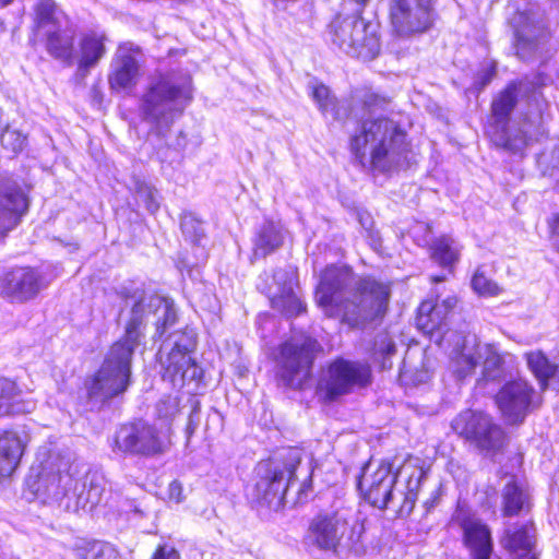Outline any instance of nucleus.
<instances>
[{
    "instance_id": "obj_1",
    "label": "nucleus",
    "mask_w": 559,
    "mask_h": 559,
    "mask_svg": "<svg viewBox=\"0 0 559 559\" xmlns=\"http://www.w3.org/2000/svg\"><path fill=\"white\" fill-rule=\"evenodd\" d=\"M130 300L132 307L123 336L110 347L99 370L86 381L91 402L105 403L128 389L132 356L143 337L148 316L156 318V334L159 337L177 321V310L168 298L136 290Z\"/></svg>"
},
{
    "instance_id": "obj_2",
    "label": "nucleus",
    "mask_w": 559,
    "mask_h": 559,
    "mask_svg": "<svg viewBox=\"0 0 559 559\" xmlns=\"http://www.w3.org/2000/svg\"><path fill=\"white\" fill-rule=\"evenodd\" d=\"M391 287L371 276H356L347 266H330L321 275L316 299L328 317H340L352 328L382 318Z\"/></svg>"
},
{
    "instance_id": "obj_3",
    "label": "nucleus",
    "mask_w": 559,
    "mask_h": 559,
    "mask_svg": "<svg viewBox=\"0 0 559 559\" xmlns=\"http://www.w3.org/2000/svg\"><path fill=\"white\" fill-rule=\"evenodd\" d=\"M350 150L361 167L378 173H391L414 162L406 133L388 118L361 121L350 139Z\"/></svg>"
},
{
    "instance_id": "obj_4",
    "label": "nucleus",
    "mask_w": 559,
    "mask_h": 559,
    "mask_svg": "<svg viewBox=\"0 0 559 559\" xmlns=\"http://www.w3.org/2000/svg\"><path fill=\"white\" fill-rule=\"evenodd\" d=\"M193 98L189 74L170 71L158 73L150 81L140 102V117L151 131L164 136Z\"/></svg>"
},
{
    "instance_id": "obj_5",
    "label": "nucleus",
    "mask_w": 559,
    "mask_h": 559,
    "mask_svg": "<svg viewBox=\"0 0 559 559\" xmlns=\"http://www.w3.org/2000/svg\"><path fill=\"white\" fill-rule=\"evenodd\" d=\"M425 473L414 469L407 478L405 489L397 488V474L389 462L374 466L368 463L358 480V488L365 499L373 507L391 509L400 516L408 515L415 506L418 489Z\"/></svg>"
},
{
    "instance_id": "obj_6",
    "label": "nucleus",
    "mask_w": 559,
    "mask_h": 559,
    "mask_svg": "<svg viewBox=\"0 0 559 559\" xmlns=\"http://www.w3.org/2000/svg\"><path fill=\"white\" fill-rule=\"evenodd\" d=\"M364 525L347 507H333L317 513L309 522L305 545L309 548L336 554L359 543Z\"/></svg>"
},
{
    "instance_id": "obj_7",
    "label": "nucleus",
    "mask_w": 559,
    "mask_h": 559,
    "mask_svg": "<svg viewBox=\"0 0 559 559\" xmlns=\"http://www.w3.org/2000/svg\"><path fill=\"white\" fill-rule=\"evenodd\" d=\"M75 466L55 451L38 450L31 467L27 486L43 503H56L64 509L74 483Z\"/></svg>"
},
{
    "instance_id": "obj_8",
    "label": "nucleus",
    "mask_w": 559,
    "mask_h": 559,
    "mask_svg": "<svg viewBox=\"0 0 559 559\" xmlns=\"http://www.w3.org/2000/svg\"><path fill=\"white\" fill-rule=\"evenodd\" d=\"M300 462L301 450L297 448L286 449L274 460L261 462L257 467L253 498L270 508H280L294 484L295 471Z\"/></svg>"
},
{
    "instance_id": "obj_9",
    "label": "nucleus",
    "mask_w": 559,
    "mask_h": 559,
    "mask_svg": "<svg viewBox=\"0 0 559 559\" xmlns=\"http://www.w3.org/2000/svg\"><path fill=\"white\" fill-rule=\"evenodd\" d=\"M330 34L332 43L350 57L368 61L380 51L377 25L358 15L335 17L330 25Z\"/></svg>"
},
{
    "instance_id": "obj_10",
    "label": "nucleus",
    "mask_w": 559,
    "mask_h": 559,
    "mask_svg": "<svg viewBox=\"0 0 559 559\" xmlns=\"http://www.w3.org/2000/svg\"><path fill=\"white\" fill-rule=\"evenodd\" d=\"M319 348L314 338L304 334L295 335L281 345L276 358L277 377L285 386L297 389L302 385L310 376Z\"/></svg>"
},
{
    "instance_id": "obj_11",
    "label": "nucleus",
    "mask_w": 559,
    "mask_h": 559,
    "mask_svg": "<svg viewBox=\"0 0 559 559\" xmlns=\"http://www.w3.org/2000/svg\"><path fill=\"white\" fill-rule=\"evenodd\" d=\"M451 426L456 433L487 454L498 452L503 445V430L483 412L464 411L453 419Z\"/></svg>"
},
{
    "instance_id": "obj_12",
    "label": "nucleus",
    "mask_w": 559,
    "mask_h": 559,
    "mask_svg": "<svg viewBox=\"0 0 559 559\" xmlns=\"http://www.w3.org/2000/svg\"><path fill=\"white\" fill-rule=\"evenodd\" d=\"M451 426L456 433L487 454L498 452L503 445V430L483 412L464 411L453 419Z\"/></svg>"
},
{
    "instance_id": "obj_13",
    "label": "nucleus",
    "mask_w": 559,
    "mask_h": 559,
    "mask_svg": "<svg viewBox=\"0 0 559 559\" xmlns=\"http://www.w3.org/2000/svg\"><path fill=\"white\" fill-rule=\"evenodd\" d=\"M175 336L176 340L166 356L160 354V364L164 368V380H168L174 386H182L188 382L199 380L202 369L189 355L195 347L193 331H186Z\"/></svg>"
},
{
    "instance_id": "obj_14",
    "label": "nucleus",
    "mask_w": 559,
    "mask_h": 559,
    "mask_svg": "<svg viewBox=\"0 0 559 559\" xmlns=\"http://www.w3.org/2000/svg\"><path fill=\"white\" fill-rule=\"evenodd\" d=\"M390 21L399 36L428 31L435 20V0H390Z\"/></svg>"
},
{
    "instance_id": "obj_15",
    "label": "nucleus",
    "mask_w": 559,
    "mask_h": 559,
    "mask_svg": "<svg viewBox=\"0 0 559 559\" xmlns=\"http://www.w3.org/2000/svg\"><path fill=\"white\" fill-rule=\"evenodd\" d=\"M496 404L506 423L522 424L525 417L538 408L542 396L526 380L519 379L507 382L496 395Z\"/></svg>"
},
{
    "instance_id": "obj_16",
    "label": "nucleus",
    "mask_w": 559,
    "mask_h": 559,
    "mask_svg": "<svg viewBox=\"0 0 559 559\" xmlns=\"http://www.w3.org/2000/svg\"><path fill=\"white\" fill-rule=\"evenodd\" d=\"M169 440L145 423L122 426L115 437V451L124 454L155 456L167 451Z\"/></svg>"
},
{
    "instance_id": "obj_17",
    "label": "nucleus",
    "mask_w": 559,
    "mask_h": 559,
    "mask_svg": "<svg viewBox=\"0 0 559 559\" xmlns=\"http://www.w3.org/2000/svg\"><path fill=\"white\" fill-rule=\"evenodd\" d=\"M370 370L366 365L345 359L334 360L323 373L319 389L324 397L333 401L349 393L354 386H364L369 382Z\"/></svg>"
},
{
    "instance_id": "obj_18",
    "label": "nucleus",
    "mask_w": 559,
    "mask_h": 559,
    "mask_svg": "<svg viewBox=\"0 0 559 559\" xmlns=\"http://www.w3.org/2000/svg\"><path fill=\"white\" fill-rule=\"evenodd\" d=\"M450 342L449 371L457 380H463L472 376L480 365L481 343L472 333H452Z\"/></svg>"
},
{
    "instance_id": "obj_19",
    "label": "nucleus",
    "mask_w": 559,
    "mask_h": 559,
    "mask_svg": "<svg viewBox=\"0 0 559 559\" xmlns=\"http://www.w3.org/2000/svg\"><path fill=\"white\" fill-rule=\"evenodd\" d=\"M514 32V48L521 59L528 58L545 36L542 15L533 8L518 10L510 19Z\"/></svg>"
},
{
    "instance_id": "obj_20",
    "label": "nucleus",
    "mask_w": 559,
    "mask_h": 559,
    "mask_svg": "<svg viewBox=\"0 0 559 559\" xmlns=\"http://www.w3.org/2000/svg\"><path fill=\"white\" fill-rule=\"evenodd\" d=\"M28 209V199L17 181L0 176V235L15 228Z\"/></svg>"
},
{
    "instance_id": "obj_21",
    "label": "nucleus",
    "mask_w": 559,
    "mask_h": 559,
    "mask_svg": "<svg viewBox=\"0 0 559 559\" xmlns=\"http://www.w3.org/2000/svg\"><path fill=\"white\" fill-rule=\"evenodd\" d=\"M0 294L11 302H24L39 292V277L31 267H16L0 278Z\"/></svg>"
},
{
    "instance_id": "obj_22",
    "label": "nucleus",
    "mask_w": 559,
    "mask_h": 559,
    "mask_svg": "<svg viewBox=\"0 0 559 559\" xmlns=\"http://www.w3.org/2000/svg\"><path fill=\"white\" fill-rule=\"evenodd\" d=\"M455 520L464 533V544L474 559H489L492 552L490 531L474 515L459 511Z\"/></svg>"
},
{
    "instance_id": "obj_23",
    "label": "nucleus",
    "mask_w": 559,
    "mask_h": 559,
    "mask_svg": "<svg viewBox=\"0 0 559 559\" xmlns=\"http://www.w3.org/2000/svg\"><path fill=\"white\" fill-rule=\"evenodd\" d=\"M29 442L25 430H7L0 433V479L10 477L17 468Z\"/></svg>"
},
{
    "instance_id": "obj_24",
    "label": "nucleus",
    "mask_w": 559,
    "mask_h": 559,
    "mask_svg": "<svg viewBox=\"0 0 559 559\" xmlns=\"http://www.w3.org/2000/svg\"><path fill=\"white\" fill-rule=\"evenodd\" d=\"M104 487L102 480L92 476L81 480L74 476V483L71 486L69 500L64 503L68 511L78 512L79 510H92L102 501Z\"/></svg>"
},
{
    "instance_id": "obj_25",
    "label": "nucleus",
    "mask_w": 559,
    "mask_h": 559,
    "mask_svg": "<svg viewBox=\"0 0 559 559\" xmlns=\"http://www.w3.org/2000/svg\"><path fill=\"white\" fill-rule=\"evenodd\" d=\"M109 85L115 91L131 88L135 85L139 75V62L134 55L120 47L111 62Z\"/></svg>"
},
{
    "instance_id": "obj_26",
    "label": "nucleus",
    "mask_w": 559,
    "mask_h": 559,
    "mask_svg": "<svg viewBox=\"0 0 559 559\" xmlns=\"http://www.w3.org/2000/svg\"><path fill=\"white\" fill-rule=\"evenodd\" d=\"M535 87L528 81H513L492 100V114L498 122L506 123L520 98L530 97Z\"/></svg>"
},
{
    "instance_id": "obj_27",
    "label": "nucleus",
    "mask_w": 559,
    "mask_h": 559,
    "mask_svg": "<svg viewBox=\"0 0 559 559\" xmlns=\"http://www.w3.org/2000/svg\"><path fill=\"white\" fill-rule=\"evenodd\" d=\"M524 357L542 391L548 388L559 390V365L550 361L540 350L527 352Z\"/></svg>"
},
{
    "instance_id": "obj_28",
    "label": "nucleus",
    "mask_w": 559,
    "mask_h": 559,
    "mask_svg": "<svg viewBox=\"0 0 559 559\" xmlns=\"http://www.w3.org/2000/svg\"><path fill=\"white\" fill-rule=\"evenodd\" d=\"M532 531L533 528L526 525L506 531L501 545L510 554L511 559H537Z\"/></svg>"
},
{
    "instance_id": "obj_29",
    "label": "nucleus",
    "mask_w": 559,
    "mask_h": 559,
    "mask_svg": "<svg viewBox=\"0 0 559 559\" xmlns=\"http://www.w3.org/2000/svg\"><path fill=\"white\" fill-rule=\"evenodd\" d=\"M106 36L96 32H88L80 39V51L78 59V71L86 76L106 53Z\"/></svg>"
},
{
    "instance_id": "obj_30",
    "label": "nucleus",
    "mask_w": 559,
    "mask_h": 559,
    "mask_svg": "<svg viewBox=\"0 0 559 559\" xmlns=\"http://www.w3.org/2000/svg\"><path fill=\"white\" fill-rule=\"evenodd\" d=\"M47 51L53 58L72 63L73 59V38L75 31L68 24H63L62 27H56L53 29H47Z\"/></svg>"
},
{
    "instance_id": "obj_31",
    "label": "nucleus",
    "mask_w": 559,
    "mask_h": 559,
    "mask_svg": "<svg viewBox=\"0 0 559 559\" xmlns=\"http://www.w3.org/2000/svg\"><path fill=\"white\" fill-rule=\"evenodd\" d=\"M462 246L451 236L443 235L431 245V258L443 267H451L459 261Z\"/></svg>"
},
{
    "instance_id": "obj_32",
    "label": "nucleus",
    "mask_w": 559,
    "mask_h": 559,
    "mask_svg": "<svg viewBox=\"0 0 559 559\" xmlns=\"http://www.w3.org/2000/svg\"><path fill=\"white\" fill-rule=\"evenodd\" d=\"M527 502L525 490L518 484L514 476H511L502 490V512L504 516L519 514Z\"/></svg>"
},
{
    "instance_id": "obj_33",
    "label": "nucleus",
    "mask_w": 559,
    "mask_h": 559,
    "mask_svg": "<svg viewBox=\"0 0 559 559\" xmlns=\"http://www.w3.org/2000/svg\"><path fill=\"white\" fill-rule=\"evenodd\" d=\"M68 19L53 0H39L36 5V23L38 28L53 29L68 24Z\"/></svg>"
},
{
    "instance_id": "obj_34",
    "label": "nucleus",
    "mask_w": 559,
    "mask_h": 559,
    "mask_svg": "<svg viewBox=\"0 0 559 559\" xmlns=\"http://www.w3.org/2000/svg\"><path fill=\"white\" fill-rule=\"evenodd\" d=\"M283 242L281 228L273 223H265L259 230L254 241V254L265 257Z\"/></svg>"
},
{
    "instance_id": "obj_35",
    "label": "nucleus",
    "mask_w": 559,
    "mask_h": 559,
    "mask_svg": "<svg viewBox=\"0 0 559 559\" xmlns=\"http://www.w3.org/2000/svg\"><path fill=\"white\" fill-rule=\"evenodd\" d=\"M447 317L440 313L439 308L433 307V302L426 300L420 304L416 317V324L423 332L431 334L441 330Z\"/></svg>"
},
{
    "instance_id": "obj_36",
    "label": "nucleus",
    "mask_w": 559,
    "mask_h": 559,
    "mask_svg": "<svg viewBox=\"0 0 559 559\" xmlns=\"http://www.w3.org/2000/svg\"><path fill=\"white\" fill-rule=\"evenodd\" d=\"M271 305L274 309L283 312L287 317L298 316L305 311L306 307L295 293V287L289 292L271 293Z\"/></svg>"
},
{
    "instance_id": "obj_37",
    "label": "nucleus",
    "mask_w": 559,
    "mask_h": 559,
    "mask_svg": "<svg viewBox=\"0 0 559 559\" xmlns=\"http://www.w3.org/2000/svg\"><path fill=\"white\" fill-rule=\"evenodd\" d=\"M480 364L484 366V376L493 380L497 377L493 372L500 368L502 358L492 345L481 343Z\"/></svg>"
},
{
    "instance_id": "obj_38",
    "label": "nucleus",
    "mask_w": 559,
    "mask_h": 559,
    "mask_svg": "<svg viewBox=\"0 0 559 559\" xmlns=\"http://www.w3.org/2000/svg\"><path fill=\"white\" fill-rule=\"evenodd\" d=\"M273 282L275 287L270 286L267 295L271 297V293H284L289 292L290 288L296 286V273L293 267L278 269L273 274Z\"/></svg>"
},
{
    "instance_id": "obj_39",
    "label": "nucleus",
    "mask_w": 559,
    "mask_h": 559,
    "mask_svg": "<svg viewBox=\"0 0 559 559\" xmlns=\"http://www.w3.org/2000/svg\"><path fill=\"white\" fill-rule=\"evenodd\" d=\"M530 138L526 132L519 129L514 132L503 131L497 144L512 152H520L528 144Z\"/></svg>"
},
{
    "instance_id": "obj_40",
    "label": "nucleus",
    "mask_w": 559,
    "mask_h": 559,
    "mask_svg": "<svg viewBox=\"0 0 559 559\" xmlns=\"http://www.w3.org/2000/svg\"><path fill=\"white\" fill-rule=\"evenodd\" d=\"M471 284L473 289L480 296L493 297L502 292L498 284L487 278L480 269L475 271Z\"/></svg>"
},
{
    "instance_id": "obj_41",
    "label": "nucleus",
    "mask_w": 559,
    "mask_h": 559,
    "mask_svg": "<svg viewBox=\"0 0 559 559\" xmlns=\"http://www.w3.org/2000/svg\"><path fill=\"white\" fill-rule=\"evenodd\" d=\"M312 98L323 114H331L334 118H337L335 100L331 96L329 87L323 84L314 85L312 87Z\"/></svg>"
},
{
    "instance_id": "obj_42",
    "label": "nucleus",
    "mask_w": 559,
    "mask_h": 559,
    "mask_svg": "<svg viewBox=\"0 0 559 559\" xmlns=\"http://www.w3.org/2000/svg\"><path fill=\"white\" fill-rule=\"evenodd\" d=\"M117 551L108 543L92 542L87 545L84 551V559H116Z\"/></svg>"
},
{
    "instance_id": "obj_43",
    "label": "nucleus",
    "mask_w": 559,
    "mask_h": 559,
    "mask_svg": "<svg viewBox=\"0 0 559 559\" xmlns=\"http://www.w3.org/2000/svg\"><path fill=\"white\" fill-rule=\"evenodd\" d=\"M1 143L5 150L17 153L23 150L26 143V135L19 130L7 128L1 134Z\"/></svg>"
},
{
    "instance_id": "obj_44",
    "label": "nucleus",
    "mask_w": 559,
    "mask_h": 559,
    "mask_svg": "<svg viewBox=\"0 0 559 559\" xmlns=\"http://www.w3.org/2000/svg\"><path fill=\"white\" fill-rule=\"evenodd\" d=\"M181 230L183 235L194 243L200 242L204 236V228L202 223L192 216H185L182 218Z\"/></svg>"
},
{
    "instance_id": "obj_45",
    "label": "nucleus",
    "mask_w": 559,
    "mask_h": 559,
    "mask_svg": "<svg viewBox=\"0 0 559 559\" xmlns=\"http://www.w3.org/2000/svg\"><path fill=\"white\" fill-rule=\"evenodd\" d=\"M156 412L160 419L170 420L179 412V400L177 396H165L156 405Z\"/></svg>"
},
{
    "instance_id": "obj_46",
    "label": "nucleus",
    "mask_w": 559,
    "mask_h": 559,
    "mask_svg": "<svg viewBox=\"0 0 559 559\" xmlns=\"http://www.w3.org/2000/svg\"><path fill=\"white\" fill-rule=\"evenodd\" d=\"M139 197L145 203V206L148 212L155 213L159 207V202L157 200V191L148 186H141L138 191Z\"/></svg>"
},
{
    "instance_id": "obj_47",
    "label": "nucleus",
    "mask_w": 559,
    "mask_h": 559,
    "mask_svg": "<svg viewBox=\"0 0 559 559\" xmlns=\"http://www.w3.org/2000/svg\"><path fill=\"white\" fill-rule=\"evenodd\" d=\"M20 393L16 389L15 383L12 381V388L10 392L1 393V405H7L12 408V414H17L23 412V409L19 405Z\"/></svg>"
},
{
    "instance_id": "obj_48",
    "label": "nucleus",
    "mask_w": 559,
    "mask_h": 559,
    "mask_svg": "<svg viewBox=\"0 0 559 559\" xmlns=\"http://www.w3.org/2000/svg\"><path fill=\"white\" fill-rule=\"evenodd\" d=\"M152 559H180V554L174 546L163 544L158 545Z\"/></svg>"
},
{
    "instance_id": "obj_49",
    "label": "nucleus",
    "mask_w": 559,
    "mask_h": 559,
    "mask_svg": "<svg viewBox=\"0 0 559 559\" xmlns=\"http://www.w3.org/2000/svg\"><path fill=\"white\" fill-rule=\"evenodd\" d=\"M548 227L550 230V239L554 247L559 250V213H555L548 219Z\"/></svg>"
},
{
    "instance_id": "obj_50",
    "label": "nucleus",
    "mask_w": 559,
    "mask_h": 559,
    "mask_svg": "<svg viewBox=\"0 0 559 559\" xmlns=\"http://www.w3.org/2000/svg\"><path fill=\"white\" fill-rule=\"evenodd\" d=\"M168 499L176 503H180L183 500V488L181 483L173 480L167 490Z\"/></svg>"
},
{
    "instance_id": "obj_51",
    "label": "nucleus",
    "mask_w": 559,
    "mask_h": 559,
    "mask_svg": "<svg viewBox=\"0 0 559 559\" xmlns=\"http://www.w3.org/2000/svg\"><path fill=\"white\" fill-rule=\"evenodd\" d=\"M200 424V404L194 402L191 413L189 415L187 432L192 435Z\"/></svg>"
},
{
    "instance_id": "obj_52",
    "label": "nucleus",
    "mask_w": 559,
    "mask_h": 559,
    "mask_svg": "<svg viewBox=\"0 0 559 559\" xmlns=\"http://www.w3.org/2000/svg\"><path fill=\"white\" fill-rule=\"evenodd\" d=\"M456 304H457L456 297L449 296V297L444 298L442 301H440V302L437 301L436 304H433V307L439 308L440 313L444 314L447 317L454 309Z\"/></svg>"
},
{
    "instance_id": "obj_53",
    "label": "nucleus",
    "mask_w": 559,
    "mask_h": 559,
    "mask_svg": "<svg viewBox=\"0 0 559 559\" xmlns=\"http://www.w3.org/2000/svg\"><path fill=\"white\" fill-rule=\"evenodd\" d=\"M495 75L496 67L492 64L479 73L477 84L479 85L480 88H484L487 84L491 82Z\"/></svg>"
},
{
    "instance_id": "obj_54",
    "label": "nucleus",
    "mask_w": 559,
    "mask_h": 559,
    "mask_svg": "<svg viewBox=\"0 0 559 559\" xmlns=\"http://www.w3.org/2000/svg\"><path fill=\"white\" fill-rule=\"evenodd\" d=\"M370 240H371V246L378 250V248L380 247V238L378 236V234H371L370 235Z\"/></svg>"
},
{
    "instance_id": "obj_55",
    "label": "nucleus",
    "mask_w": 559,
    "mask_h": 559,
    "mask_svg": "<svg viewBox=\"0 0 559 559\" xmlns=\"http://www.w3.org/2000/svg\"><path fill=\"white\" fill-rule=\"evenodd\" d=\"M436 500H437V497H435V498H433V500H431V501H429V500H428V501H426V506H427V508H428V509H429V508H432V507L436 504Z\"/></svg>"
},
{
    "instance_id": "obj_56",
    "label": "nucleus",
    "mask_w": 559,
    "mask_h": 559,
    "mask_svg": "<svg viewBox=\"0 0 559 559\" xmlns=\"http://www.w3.org/2000/svg\"><path fill=\"white\" fill-rule=\"evenodd\" d=\"M12 0H0L2 7L8 5Z\"/></svg>"
},
{
    "instance_id": "obj_57",
    "label": "nucleus",
    "mask_w": 559,
    "mask_h": 559,
    "mask_svg": "<svg viewBox=\"0 0 559 559\" xmlns=\"http://www.w3.org/2000/svg\"><path fill=\"white\" fill-rule=\"evenodd\" d=\"M393 349H394V345L392 344V345L389 346L388 353L391 354L393 352Z\"/></svg>"
},
{
    "instance_id": "obj_58",
    "label": "nucleus",
    "mask_w": 559,
    "mask_h": 559,
    "mask_svg": "<svg viewBox=\"0 0 559 559\" xmlns=\"http://www.w3.org/2000/svg\"><path fill=\"white\" fill-rule=\"evenodd\" d=\"M443 280H444L443 277H435V278H433V281H436V282H441V281H443Z\"/></svg>"
},
{
    "instance_id": "obj_59",
    "label": "nucleus",
    "mask_w": 559,
    "mask_h": 559,
    "mask_svg": "<svg viewBox=\"0 0 559 559\" xmlns=\"http://www.w3.org/2000/svg\"><path fill=\"white\" fill-rule=\"evenodd\" d=\"M164 349H166V346H165V345L160 348V353H163V352H164Z\"/></svg>"
}]
</instances>
